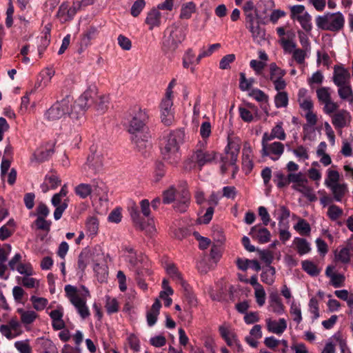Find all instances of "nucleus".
Instances as JSON below:
<instances>
[{"label": "nucleus", "instance_id": "obj_21", "mask_svg": "<svg viewBox=\"0 0 353 353\" xmlns=\"http://www.w3.org/2000/svg\"><path fill=\"white\" fill-rule=\"evenodd\" d=\"M268 310L279 315L285 312V306L276 292H272L270 294Z\"/></svg>", "mask_w": 353, "mask_h": 353}, {"label": "nucleus", "instance_id": "obj_50", "mask_svg": "<svg viewBox=\"0 0 353 353\" xmlns=\"http://www.w3.org/2000/svg\"><path fill=\"white\" fill-rule=\"evenodd\" d=\"M97 34V30L94 27H90L88 30L83 34L81 38V45L88 46L90 41L93 39Z\"/></svg>", "mask_w": 353, "mask_h": 353}, {"label": "nucleus", "instance_id": "obj_43", "mask_svg": "<svg viewBox=\"0 0 353 353\" xmlns=\"http://www.w3.org/2000/svg\"><path fill=\"white\" fill-rule=\"evenodd\" d=\"M274 103L277 108H285L288 105V94L286 92H279L274 97Z\"/></svg>", "mask_w": 353, "mask_h": 353}, {"label": "nucleus", "instance_id": "obj_60", "mask_svg": "<svg viewBox=\"0 0 353 353\" xmlns=\"http://www.w3.org/2000/svg\"><path fill=\"white\" fill-rule=\"evenodd\" d=\"M176 199L175 195V190L171 187L169 189L165 190L163 193V203L165 204H170L172 202L175 201Z\"/></svg>", "mask_w": 353, "mask_h": 353}, {"label": "nucleus", "instance_id": "obj_28", "mask_svg": "<svg viewBox=\"0 0 353 353\" xmlns=\"http://www.w3.org/2000/svg\"><path fill=\"white\" fill-rule=\"evenodd\" d=\"M350 251L353 252V240H349L345 248H341L335 254L336 259L343 263H348L350 261Z\"/></svg>", "mask_w": 353, "mask_h": 353}, {"label": "nucleus", "instance_id": "obj_7", "mask_svg": "<svg viewBox=\"0 0 353 353\" xmlns=\"http://www.w3.org/2000/svg\"><path fill=\"white\" fill-rule=\"evenodd\" d=\"M64 290L66 296L75 307L81 317L82 319L88 317L90 311L86 305L85 300L78 294L77 288L71 285H66Z\"/></svg>", "mask_w": 353, "mask_h": 353}, {"label": "nucleus", "instance_id": "obj_29", "mask_svg": "<svg viewBox=\"0 0 353 353\" xmlns=\"http://www.w3.org/2000/svg\"><path fill=\"white\" fill-rule=\"evenodd\" d=\"M293 245L300 256L308 254L311 251L310 243L305 239L295 237L293 240Z\"/></svg>", "mask_w": 353, "mask_h": 353}, {"label": "nucleus", "instance_id": "obj_6", "mask_svg": "<svg viewBox=\"0 0 353 353\" xmlns=\"http://www.w3.org/2000/svg\"><path fill=\"white\" fill-rule=\"evenodd\" d=\"M94 95L95 90L88 88L79 97L76 103L72 104L74 111L76 112L78 110V112L76 114L77 122H75L77 127H79L83 121L84 111L92 104Z\"/></svg>", "mask_w": 353, "mask_h": 353}, {"label": "nucleus", "instance_id": "obj_38", "mask_svg": "<svg viewBox=\"0 0 353 353\" xmlns=\"http://www.w3.org/2000/svg\"><path fill=\"white\" fill-rule=\"evenodd\" d=\"M17 280L19 283L27 288H37L39 285V281L30 276H18Z\"/></svg>", "mask_w": 353, "mask_h": 353}, {"label": "nucleus", "instance_id": "obj_33", "mask_svg": "<svg viewBox=\"0 0 353 353\" xmlns=\"http://www.w3.org/2000/svg\"><path fill=\"white\" fill-rule=\"evenodd\" d=\"M327 176L324 181V185L329 188L332 185L339 183L340 174L337 170L327 169L326 171Z\"/></svg>", "mask_w": 353, "mask_h": 353}, {"label": "nucleus", "instance_id": "obj_20", "mask_svg": "<svg viewBox=\"0 0 353 353\" xmlns=\"http://www.w3.org/2000/svg\"><path fill=\"white\" fill-rule=\"evenodd\" d=\"M267 329L270 332L281 335L287 329V322L285 319H279V321L267 319L265 320Z\"/></svg>", "mask_w": 353, "mask_h": 353}, {"label": "nucleus", "instance_id": "obj_34", "mask_svg": "<svg viewBox=\"0 0 353 353\" xmlns=\"http://www.w3.org/2000/svg\"><path fill=\"white\" fill-rule=\"evenodd\" d=\"M40 353H57L56 347L49 339H41L38 341Z\"/></svg>", "mask_w": 353, "mask_h": 353}, {"label": "nucleus", "instance_id": "obj_47", "mask_svg": "<svg viewBox=\"0 0 353 353\" xmlns=\"http://www.w3.org/2000/svg\"><path fill=\"white\" fill-rule=\"evenodd\" d=\"M30 301L32 303L33 307L37 310H43L48 305V301L46 298L37 297L36 296H31Z\"/></svg>", "mask_w": 353, "mask_h": 353}, {"label": "nucleus", "instance_id": "obj_49", "mask_svg": "<svg viewBox=\"0 0 353 353\" xmlns=\"http://www.w3.org/2000/svg\"><path fill=\"white\" fill-rule=\"evenodd\" d=\"M305 117L306 119V124L303 125V131L306 132L310 128H313L317 123V116L312 111L305 112Z\"/></svg>", "mask_w": 353, "mask_h": 353}, {"label": "nucleus", "instance_id": "obj_41", "mask_svg": "<svg viewBox=\"0 0 353 353\" xmlns=\"http://www.w3.org/2000/svg\"><path fill=\"white\" fill-rule=\"evenodd\" d=\"M93 270L96 273L98 280L103 282L108 276L107 267L104 263H93Z\"/></svg>", "mask_w": 353, "mask_h": 353}, {"label": "nucleus", "instance_id": "obj_48", "mask_svg": "<svg viewBox=\"0 0 353 353\" xmlns=\"http://www.w3.org/2000/svg\"><path fill=\"white\" fill-rule=\"evenodd\" d=\"M301 265L303 270L311 276H317L320 272L316 265L312 261H303Z\"/></svg>", "mask_w": 353, "mask_h": 353}, {"label": "nucleus", "instance_id": "obj_53", "mask_svg": "<svg viewBox=\"0 0 353 353\" xmlns=\"http://www.w3.org/2000/svg\"><path fill=\"white\" fill-rule=\"evenodd\" d=\"M298 21L305 31L310 32L312 30V17L308 12L303 15L302 17H299V20Z\"/></svg>", "mask_w": 353, "mask_h": 353}, {"label": "nucleus", "instance_id": "obj_19", "mask_svg": "<svg viewBox=\"0 0 353 353\" xmlns=\"http://www.w3.org/2000/svg\"><path fill=\"white\" fill-rule=\"evenodd\" d=\"M336 202H342L345 196L349 193L347 184L345 183H339L327 188Z\"/></svg>", "mask_w": 353, "mask_h": 353}, {"label": "nucleus", "instance_id": "obj_10", "mask_svg": "<svg viewBox=\"0 0 353 353\" xmlns=\"http://www.w3.org/2000/svg\"><path fill=\"white\" fill-rule=\"evenodd\" d=\"M128 211L134 226L144 231L146 234H152L155 232V227L152 219H148V222L143 221L140 217L139 208L135 203L132 202L128 207Z\"/></svg>", "mask_w": 353, "mask_h": 353}, {"label": "nucleus", "instance_id": "obj_55", "mask_svg": "<svg viewBox=\"0 0 353 353\" xmlns=\"http://www.w3.org/2000/svg\"><path fill=\"white\" fill-rule=\"evenodd\" d=\"M316 95L319 101L322 103L332 100L328 88L323 87L318 89L316 90Z\"/></svg>", "mask_w": 353, "mask_h": 353}, {"label": "nucleus", "instance_id": "obj_18", "mask_svg": "<svg viewBox=\"0 0 353 353\" xmlns=\"http://www.w3.org/2000/svg\"><path fill=\"white\" fill-rule=\"evenodd\" d=\"M91 192L92 195L96 196L99 200H105L108 196V187L101 180L94 179L91 183Z\"/></svg>", "mask_w": 353, "mask_h": 353}, {"label": "nucleus", "instance_id": "obj_5", "mask_svg": "<svg viewBox=\"0 0 353 353\" xmlns=\"http://www.w3.org/2000/svg\"><path fill=\"white\" fill-rule=\"evenodd\" d=\"M185 38V31L181 28L172 25L165 31L163 47L166 51L174 52L184 41Z\"/></svg>", "mask_w": 353, "mask_h": 353}, {"label": "nucleus", "instance_id": "obj_36", "mask_svg": "<svg viewBox=\"0 0 353 353\" xmlns=\"http://www.w3.org/2000/svg\"><path fill=\"white\" fill-rule=\"evenodd\" d=\"M275 272V268L274 267L268 266L266 268L263 269L261 274V281L268 285H272L274 282Z\"/></svg>", "mask_w": 353, "mask_h": 353}, {"label": "nucleus", "instance_id": "obj_24", "mask_svg": "<svg viewBox=\"0 0 353 353\" xmlns=\"http://www.w3.org/2000/svg\"><path fill=\"white\" fill-rule=\"evenodd\" d=\"M167 274L176 283L180 284L185 291H188L189 285L182 278L181 274L173 263H168L165 266Z\"/></svg>", "mask_w": 353, "mask_h": 353}, {"label": "nucleus", "instance_id": "obj_52", "mask_svg": "<svg viewBox=\"0 0 353 353\" xmlns=\"http://www.w3.org/2000/svg\"><path fill=\"white\" fill-rule=\"evenodd\" d=\"M54 150L52 149H46L45 150H39L34 153V159L39 162H43L47 160L53 154Z\"/></svg>", "mask_w": 353, "mask_h": 353}, {"label": "nucleus", "instance_id": "obj_13", "mask_svg": "<svg viewBox=\"0 0 353 353\" xmlns=\"http://www.w3.org/2000/svg\"><path fill=\"white\" fill-rule=\"evenodd\" d=\"M351 121L350 112L344 109L339 110L332 115V123L336 129H342L348 125Z\"/></svg>", "mask_w": 353, "mask_h": 353}, {"label": "nucleus", "instance_id": "obj_62", "mask_svg": "<svg viewBox=\"0 0 353 353\" xmlns=\"http://www.w3.org/2000/svg\"><path fill=\"white\" fill-rule=\"evenodd\" d=\"M44 179L46 183H48L50 189L52 190L56 189L59 185H60L61 182L59 177L54 174L46 175Z\"/></svg>", "mask_w": 353, "mask_h": 353}, {"label": "nucleus", "instance_id": "obj_45", "mask_svg": "<svg viewBox=\"0 0 353 353\" xmlns=\"http://www.w3.org/2000/svg\"><path fill=\"white\" fill-rule=\"evenodd\" d=\"M289 150L292 151V152L295 155L296 158L299 159V161H305L307 160L310 157L308 149L302 145H299L294 149L289 148Z\"/></svg>", "mask_w": 353, "mask_h": 353}, {"label": "nucleus", "instance_id": "obj_12", "mask_svg": "<svg viewBox=\"0 0 353 353\" xmlns=\"http://www.w3.org/2000/svg\"><path fill=\"white\" fill-rule=\"evenodd\" d=\"M172 97L165 96L160 105L161 121L165 125L172 124L174 120V112L172 110Z\"/></svg>", "mask_w": 353, "mask_h": 353}, {"label": "nucleus", "instance_id": "obj_40", "mask_svg": "<svg viewBox=\"0 0 353 353\" xmlns=\"http://www.w3.org/2000/svg\"><path fill=\"white\" fill-rule=\"evenodd\" d=\"M294 229L301 235H310L311 227L306 220L299 219L296 224L294 225Z\"/></svg>", "mask_w": 353, "mask_h": 353}, {"label": "nucleus", "instance_id": "obj_14", "mask_svg": "<svg viewBox=\"0 0 353 353\" xmlns=\"http://www.w3.org/2000/svg\"><path fill=\"white\" fill-rule=\"evenodd\" d=\"M249 234L260 243L269 242L271 236L270 231L261 224L253 226L250 229Z\"/></svg>", "mask_w": 353, "mask_h": 353}, {"label": "nucleus", "instance_id": "obj_58", "mask_svg": "<svg viewBox=\"0 0 353 353\" xmlns=\"http://www.w3.org/2000/svg\"><path fill=\"white\" fill-rule=\"evenodd\" d=\"M281 214L279 217V227L281 228L283 225H288V219L290 216V211L284 205L280 208Z\"/></svg>", "mask_w": 353, "mask_h": 353}, {"label": "nucleus", "instance_id": "obj_46", "mask_svg": "<svg viewBox=\"0 0 353 353\" xmlns=\"http://www.w3.org/2000/svg\"><path fill=\"white\" fill-rule=\"evenodd\" d=\"M195 12V5L192 2L183 4L181 7L180 18L188 19L191 17L192 14Z\"/></svg>", "mask_w": 353, "mask_h": 353}, {"label": "nucleus", "instance_id": "obj_27", "mask_svg": "<svg viewBox=\"0 0 353 353\" xmlns=\"http://www.w3.org/2000/svg\"><path fill=\"white\" fill-rule=\"evenodd\" d=\"M161 22V14L157 8H152L148 12L145 23L149 26V30H152L155 27H159Z\"/></svg>", "mask_w": 353, "mask_h": 353}, {"label": "nucleus", "instance_id": "obj_30", "mask_svg": "<svg viewBox=\"0 0 353 353\" xmlns=\"http://www.w3.org/2000/svg\"><path fill=\"white\" fill-rule=\"evenodd\" d=\"M250 32L254 42L261 44L265 40V30L261 28L259 23H256L255 25L252 26H247Z\"/></svg>", "mask_w": 353, "mask_h": 353}, {"label": "nucleus", "instance_id": "obj_32", "mask_svg": "<svg viewBox=\"0 0 353 353\" xmlns=\"http://www.w3.org/2000/svg\"><path fill=\"white\" fill-rule=\"evenodd\" d=\"M290 314L292 317V319L297 325L302 322L303 316L301 304L293 301L290 304Z\"/></svg>", "mask_w": 353, "mask_h": 353}, {"label": "nucleus", "instance_id": "obj_64", "mask_svg": "<svg viewBox=\"0 0 353 353\" xmlns=\"http://www.w3.org/2000/svg\"><path fill=\"white\" fill-rule=\"evenodd\" d=\"M14 347L20 353H31L32 352L28 341H16L14 343Z\"/></svg>", "mask_w": 353, "mask_h": 353}, {"label": "nucleus", "instance_id": "obj_4", "mask_svg": "<svg viewBox=\"0 0 353 353\" xmlns=\"http://www.w3.org/2000/svg\"><path fill=\"white\" fill-rule=\"evenodd\" d=\"M345 18L344 14L338 11L334 12H326L315 18L316 27L324 31L339 32L345 26Z\"/></svg>", "mask_w": 353, "mask_h": 353}, {"label": "nucleus", "instance_id": "obj_23", "mask_svg": "<svg viewBox=\"0 0 353 353\" xmlns=\"http://www.w3.org/2000/svg\"><path fill=\"white\" fill-rule=\"evenodd\" d=\"M63 197H60L59 194H54L51 199L52 204L55 207L54 212V218L56 221L59 220L63 212L68 208V199H65L62 201Z\"/></svg>", "mask_w": 353, "mask_h": 353}, {"label": "nucleus", "instance_id": "obj_37", "mask_svg": "<svg viewBox=\"0 0 353 353\" xmlns=\"http://www.w3.org/2000/svg\"><path fill=\"white\" fill-rule=\"evenodd\" d=\"M75 194L81 199H86L92 195L91 185L88 183H80L74 188Z\"/></svg>", "mask_w": 353, "mask_h": 353}, {"label": "nucleus", "instance_id": "obj_61", "mask_svg": "<svg viewBox=\"0 0 353 353\" xmlns=\"http://www.w3.org/2000/svg\"><path fill=\"white\" fill-rule=\"evenodd\" d=\"M308 52V50L305 49L296 48V50H294L293 52L292 57L297 63L302 64L305 62V59L307 57V52Z\"/></svg>", "mask_w": 353, "mask_h": 353}, {"label": "nucleus", "instance_id": "obj_35", "mask_svg": "<svg viewBox=\"0 0 353 353\" xmlns=\"http://www.w3.org/2000/svg\"><path fill=\"white\" fill-rule=\"evenodd\" d=\"M339 87L338 93L339 97L344 100H347L350 103L353 102V92L348 83L343 85H337Z\"/></svg>", "mask_w": 353, "mask_h": 353}, {"label": "nucleus", "instance_id": "obj_26", "mask_svg": "<svg viewBox=\"0 0 353 353\" xmlns=\"http://www.w3.org/2000/svg\"><path fill=\"white\" fill-rule=\"evenodd\" d=\"M282 125L283 123L279 122L272 129L270 133L265 132L262 137L263 141H271L274 139H277L281 141L285 140L286 134Z\"/></svg>", "mask_w": 353, "mask_h": 353}, {"label": "nucleus", "instance_id": "obj_8", "mask_svg": "<svg viewBox=\"0 0 353 353\" xmlns=\"http://www.w3.org/2000/svg\"><path fill=\"white\" fill-rule=\"evenodd\" d=\"M240 150V143L239 141H229L225 151V153L221 157V170L224 174L229 166H234L237 161Z\"/></svg>", "mask_w": 353, "mask_h": 353}, {"label": "nucleus", "instance_id": "obj_15", "mask_svg": "<svg viewBox=\"0 0 353 353\" xmlns=\"http://www.w3.org/2000/svg\"><path fill=\"white\" fill-rule=\"evenodd\" d=\"M308 180L305 178L301 180L300 182L293 184L292 188L297 191L301 192L305 197H306L310 201H314L317 199L313 189L310 187L308 185Z\"/></svg>", "mask_w": 353, "mask_h": 353}, {"label": "nucleus", "instance_id": "obj_51", "mask_svg": "<svg viewBox=\"0 0 353 353\" xmlns=\"http://www.w3.org/2000/svg\"><path fill=\"white\" fill-rule=\"evenodd\" d=\"M305 6L303 5H296L293 6L290 8V12H291V18L293 20H299V17H302L303 15H304L305 13H307L305 10Z\"/></svg>", "mask_w": 353, "mask_h": 353}, {"label": "nucleus", "instance_id": "obj_2", "mask_svg": "<svg viewBox=\"0 0 353 353\" xmlns=\"http://www.w3.org/2000/svg\"><path fill=\"white\" fill-rule=\"evenodd\" d=\"M184 136V132L179 130L170 132L163 137L161 147V153L163 159L170 164L175 165L179 161V144L183 142Z\"/></svg>", "mask_w": 353, "mask_h": 353}, {"label": "nucleus", "instance_id": "obj_3", "mask_svg": "<svg viewBox=\"0 0 353 353\" xmlns=\"http://www.w3.org/2000/svg\"><path fill=\"white\" fill-rule=\"evenodd\" d=\"M73 99L70 96H67L59 101L54 103L49 109L44 113V119L49 121H56L62 118H64L67 114L69 115L70 119L74 123V130L78 127L75 125L77 122V115L72 108Z\"/></svg>", "mask_w": 353, "mask_h": 353}, {"label": "nucleus", "instance_id": "obj_16", "mask_svg": "<svg viewBox=\"0 0 353 353\" xmlns=\"http://www.w3.org/2000/svg\"><path fill=\"white\" fill-rule=\"evenodd\" d=\"M91 154L88 155L87 159L86 166L92 168L94 172L100 170L103 166V157L97 152L94 147L90 148Z\"/></svg>", "mask_w": 353, "mask_h": 353}, {"label": "nucleus", "instance_id": "obj_56", "mask_svg": "<svg viewBox=\"0 0 353 353\" xmlns=\"http://www.w3.org/2000/svg\"><path fill=\"white\" fill-rule=\"evenodd\" d=\"M145 6V0H137L134 2L132 4L131 9H130V13L131 14L137 17H138L143 9L144 8Z\"/></svg>", "mask_w": 353, "mask_h": 353}, {"label": "nucleus", "instance_id": "obj_42", "mask_svg": "<svg viewBox=\"0 0 353 353\" xmlns=\"http://www.w3.org/2000/svg\"><path fill=\"white\" fill-rule=\"evenodd\" d=\"M85 226L90 235H96L99 230V221L95 216H90L86 220Z\"/></svg>", "mask_w": 353, "mask_h": 353}, {"label": "nucleus", "instance_id": "obj_39", "mask_svg": "<svg viewBox=\"0 0 353 353\" xmlns=\"http://www.w3.org/2000/svg\"><path fill=\"white\" fill-rule=\"evenodd\" d=\"M285 74V71L278 67L275 63L270 64V79L271 81L281 79Z\"/></svg>", "mask_w": 353, "mask_h": 353}, {"label": "nucleus", "instance_id": "obj_63", "mask_svg": "<svg viewBox=\"0 0 353 353\" xmlns=\"http://www.w3.org/2000/svg\"><path fill=\"white\" fill-rule=\"evenodd\" d=\"M235 60V55L234 54H229L224 56L219 62V68L221 70H227L230 68V63Z\"/></svg>", "mask_w": 353, "mask_h": 353}, {"label": "nucleus", "instance_id": "obj_54", "mask_svg": "<svg viewBox=\"0 0 353 353\" xmlns=\"http://www.w3.org/2000/svg\"><path fill=\"white\" fill-rule=\"evenodd\" d=\"M343 214V210L336 205H331L328 208L327 215L332 221H336Z\"/></svg>", "mask_w": 353, "mask_h": 353}, {"label": "nucleus", "instance_id": "obj_31", "mask_svg": "<svg viewBox=\"0 0 353 353\" xmlns=\"http://www.w3.org/2000/svg\"><path fill=\"white\" fill-rule=\"evenodd\" d=\"M17 312L21 316V321L25 325L32 323L38 317V314L33 310H26L23 308H17Z\"/></svg>", "mask_w": 353, "mask_h": 353}, {"label": "nucleus", "instance_id": "obj_1", "mask_svg": "<svg viewBox=\"0 0 353 353\" xmlns=\"http://www.w3.org/2000/svg\"><path fill=\"white\" fill-rule=\"evenodd\" d=\"M129 122V132L132 134V141L139 151L150 148V135L145 132V126L149 116L145 110L134 108Z\"/></svg>", "mask_w": 353, "mask_h": 353}, {"label": "nucleus", "instance_id": "obj_22", "mask_svg": "<svg viewBox=\"0 0 353 353\" xmlns=\"http://www.w3.org/2000/svg\"><path fill=\"white\" fill-rule=\"evenodd\" d=\"M190 200V195L188 190L183 188L179 196L174 201V208L179 212H184L187 210Z\"/></svg>", "mask_w": 353, "mask_h": 353}, {"label": "nucleus", "instance_id": "obj_11", "mask_svg": "<svg viewBox=\"0 0 353 353\" xmlns=\"http://www.w3.org/2000/svg\"><path fill=\"white\" fill-rule=\"evenodd\" d=\"M269 141L262 139L261 154L263 157H270L273 161H277L284 152V145L279 141L268 143Z\"/></svg>", "mask_w": 353, "mask_h": 353}, {"label": "nucleus", "instance_id": "obj_57", "mask_svg": "<svg viewBox=\"0 0 353 353\" xmlns=\"http://www.w3.org/2000/svg\"><path fill=\"white\" fill-rule=\"evenodd\" d=\"M239 115L241 119L248 123H250L254 120V112L245 107L239 108Z\"/></svg>", "mask_w": 353, "mask_h": 353}, {"label": "nucleus", "instance_id": "obj_25", "mask_svg": "<svg viewBox=\"0 0 353 353\" xmlns=\"http://www.w3.org/2000/svg\"><path fill=\"white\" fill-rule=\"evenodd\" d=\"M253 154L250 144L245 142L242 150V164L246 172H250L253 168Z\"/></svg>", "mask_w": 353, "mask_h": 353}, {"label": "nucleus", "instance_id": "obj_59", "mask_svg": "<svg viewBox=\"0 0 353 353\" xmlns=\"http://www.w3.org/2000/svg\"><path fill=\"white\" fill-rule=\"evenodd\" d=\"M254 297L256 302L259 307L264 305L266 299V294L263 287L254 290Z\"/></svg>", "mask_w": 353, "mask_h": 353}, {"label": "nucleus", "instance_id": "obj_44", "mask_svg": "<svg viewBox=\"0 0 353 353\" xmlns=\"http://www.w3.org/2000/svg\"><path fill=\"white\" fill-rule=\"evenodd\" d=\"M308 310L312 314V321L316 320L320 316L319 301L315 297H312L308 303Z\"/></svg>", "mask_w": 353, "mask_h": 353}, {"label": "nucleus", "instance_id": "obj_17", "mask_svg": "<svg viewBox=\"0 0 353 353\" xmlns=\"http://www.w3.org/2000/svg\"><path fill=\"white\" fill-rule=\"evenodd\" d=\"M350 74L349 71L340 65L334 68L333 81L336 85H343L349 83Z\"/></svg>", "mask_w": 353, "mask_h": 353}, {"label": "nucleus", "instance_id": "obj_9", "mask_svg": "<svg viewBox=\"0 0 353 353\" xmlns=\"http://www.w3.org/2000/svg\"><path fill=\"white\" fill-rule=\"evenodd\" d=\"M216 153L214 151H208L206 150L198 149L193 152L190 159L187 161L186 168L191 169L196 165L201 169L203 165L210 163L216 158Z\"/></svg>", "mask_w": 353, "mask_h": 353}]
</instances>
